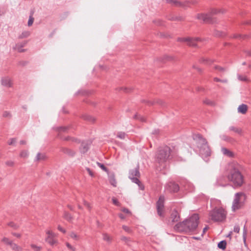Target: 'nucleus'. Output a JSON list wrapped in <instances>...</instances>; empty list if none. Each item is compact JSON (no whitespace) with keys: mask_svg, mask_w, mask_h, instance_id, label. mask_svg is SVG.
I'll list each match as a JSON object with an SVG mask.
<instances>
[{"mask_svg":"<svg viewBox=\"0 0 251 251\" xmlns=\"http://www.w3.org/2000/svg\"><path fill=\"white\" fill-rule=\"evenodd\" d=\"M240 165L237 163L229 165L227 178L236 187H240L244 183V176L240 172Z\"/></svg>","mask_w":251,"mask_h":251,"instance_id":"nucleus-1","label":"nucleus"},{"mask_svg":"<svg viewBox=\"0 0 251 251\" xmlns=\"http://www.w3.org/2000/svg\"><path fill=\"white\" fill-rule=\"evenodd\" d=\"M177 150L175 147L171 149L169 146L158 148L155 155L156 160L159 163H163L177 155Z\"/></svg>","mask_w":251,"mask_h":251,"instance_id":"nucleus-2","label":"nucleus"},{"mask_svg":"<svg viewBox=\"0 0 251 251\" xmlns=\"http://www.w3.org/2000/svg\"><path fill=\"white\" fill-rule=\"evenodd\" d=\"M193 138L196 142L201 157L204 158L210 156L211 151L206 139L200 134H194Z\"/></svg>","mask_w":251,"mask_h":251,"instance_id":"nucleus-3","label":"nucleus"},{"mask_svg":"<svg viewBox=\"0 0 251 251\" xmlns=\"http://www.w3.org/2000/svg\"><path fill=\"white\" fill-rule=\"evenodd\" d=\"M225 12L226 10L224 9H217L213 8L208 13L197 14V18L205 23L214 24L216 23V20L213 16L218 13H224Z\"/></svg>","mask_w":251,"mask_h":251,"instance_id":"nucleus-4","label":"nucleus"},{"mask_svg":"<svg viewBox=\"0 0 251 251\" xmlns=\"http://www.w3.org/2000/svg\"><path fill=\"white\" fill-rule=\"evenodd\" d=\"M246 195L243 192L236 193L234 195V199L232 202V210L235 211L242 208L245 203Z\"/></svg>","mask_w":251,"mask_h":251,"instance_id":"nucleus-5","label":"nucleus"},{"mask_svg":"<svg viewBox=\"0 0 251 251\" xmlns=\"http://www.w3.org/2000/svg\"><path fill=\"white\" fill-rule=\"evenodd\" d=\"M209 216L214 222H223L226 218V213L223 208H216L209 212Z\"/></svg>","mask_w":251,"mask_h":251,"instance_id":"nucleus-6","label":"nucleus"},{"mask_svg":"<svg viewBox=\"0 0 251 251\" xmlns=\"http://www.w3.org/2000/svg\"><path fill=\"white\" fill-rule=\"evenodd\" d=\"M140 176V173L138 166L134 169L129 170L128 176L129 178L131 180L132 182L137 184L138 185L139 188L143 190L144 189V186L138 179Z\"/></svg>","mask_w":251,"mask_h":251,"instance_id":"nucleus-7","label":"nucleus"},{"mask_svg":"<svg viewBox=\"0 0 251 251\" xmlns=\"http://www.w3.org/2000/svg\"><path fill=\"white\" fill-rule=\"evenodd\" d=\"M199 216L197 214H193L188 219L185 220L188 226V231H193L198 227Z\"/></svg>","mask_w":251,"mask_h":251,"instance_id":"nucleus-8","label":"nucleus"},{"mask_svg":"<svg viewBox=\"0 0 251 251\" xmlns=\"http://www.w3.org/2000/svg\"><path fill=\"white\" fill-rule=\"evenodd\" d=\"M177 41L180 42H186L188 45L191 47H197L198 43L202 41V40L199 37H179L177 39Z\"/></svg>","mask_w":251,"mask_h":251,"instance_id":"nucleus-9","label":"nucleus"},{"mask_svg":"<svg viewBox=\"0 0 251 251\" xmlns=\"http://www.w3.org/2000/svg\"><path fill=\"white\" fill-rule=\"evenodd\" d=\"M164 203V197L163 196H161L159 197V199L156 202L157 213L160 217L163 216Z\"/></svg>","mask_w":251,"mask_h":251,"instance_id":"nucleus-10","label":"nucleus"},{"mask_svg":"<svg viewBox=\"0 0 251 251\" xmlns=\"http://www.w3.org/2000/svg\"><path fill=\"white\" fill-rule=\"evenodd\" d=\"M179 189L178 185L174 182H169L165 186V191L170 193H176Z\"/></svg>","mask_w":251,"mask_h":251,"instance_id":"nucleus-11","label":"nucleus"},{"mask_svg":"<svg viewBox=\"0 0 251 251\" xmlns=\"http://www.w3.org/2000/svg\"><path fill=\"white\" fill-rule=\"evenodd\" d=\"M187 223H186L185 220L183 221L182 222H179L177 223L174 228L175 230H177L178 232H187L188 231V226L186 225Z\"/></svg>","mask_w":251,"mask_h":251,"instance_id":"nucleus-12","label":"nucleus"},{"mask_svg":"<svg viewBox=\"0 0 251 251\" xmlns=\"http://www.w3.org/2000/svg\"><path fill=\"white\" fill-rule=\"evenodd\" d=\"M92 144L90 140L84 141L81 143V147L79 148L80 151L82 153L86 152L90 148Z\"/></svg>","mask_w":251,"mask_h":251,"instance_id":"nucleus-13","label":"nucleus"},{"mask_svg":"<svg viewBox=\"0 0 251 251\" xmlns=\"http://www.w3.org/2000/svg\"><path fill=\"white\" fill-rule=\"evenodd\" d=\"M1 84L6 87L9 88L12 87V82L11 78L8 76H5L1 78Z\"/></svg>","mask_w":251,"mask_h":251,"instance_id":"nucleus-14","label":"nucleus"},{"mask_svg":"<svg viewBox=\"0 0 251 251\" xmlns=\"http://www.w3.org/2000/svg\"><path fill=\"white\" fill-rule=\"evenodd\" d=\"M215 184L217 186H225L226 185V178L223 175L219 176Z\"/></svg>","mask_w":251,"mask_h":251,"instance_id":"nucleus-15","label":"nucleus"},{"mask_svg":"<svg viewBox=\"0 0 251 251\" xmlns=\"http://www.w3.org/2000/svg\"><path fill=\"white\" fill-rule=\"evenodd\" d=\"M27 43V42L26 41H24L21 43H18L15 45L14 49L17 50L20 52H24L25 50L22 48L25 46Z\"/></svg>","mask_w":251,"mask_h":251,"instance_id":"nucleus-16","label":"nucleus"},{"mask_svg":"<svg viewBox=\"0 0 251 251\" xmlns=\"http://www.w3.org/2000/svg\"><path fill=\"white\" fill-rule=\"evenodd\" d=\"M108 180L110 183L114 187H116L117 186V181L115 179V176L113 173H108Z\"/></svg>","mask_w":251,"mask_h":251,"instance_id":"nucleus-17","label":"nucleus"},{"mask_svg":"<svg viewBox=\"0 0 251 251\" xmlns=\"http://www.w3.org/2000/svg\"><path fill=\"white\" fill-rule=\"evenodd\" d=\"M180 218L178 213L176 210L173 211L171 215V219L173 223L177 222L179 221Z\"/></svg>","mask_w":251,"mask_h":251,"instance_id":"nucleus-18","label":"nucleus"},{"mask_svg":"<svg viewBox=\"0 0 251 251\" xmlns=\"http://www.w3.org/2000/svg\"><path fill=\"white\" fill-rule=\"evenodd\" d=\"M221 151L224 155L227 157H233L234 156V153L227 148H222Z\"/></svg>","mask_w":251,"mask_h":251,"instance_id":"nucleus-19","label":"nucleus"},{"mask_svg":"<svg viewBox=\"0 0 251 251\" xmlns=\"http://www.w3.org/2000/svg\"><path fill=\"white\" fill-rule=\"evenodd\" d=\"M248 110V106L246 104H242L238 108V112L242 114H245Z\"/></svg>","mask_w":251,"mask_h":251,"instance_id":"nucleus-20","label":"nucleus"},{"mask_svg":"<svg viewBox=\"0 0 251 251\" xmlns=\"http://www.w3.org/2000/svg\"><path fill=\"white\" fill-rule=\"evenodd\" d=\"M55 237L47 236L45 241L48 242L50 246H53L57 243V240L54 239Z\"/></svg>","mask_w":251,"mask_h":251,"instance_id":"nucleus-21","label":"nucleus"},{"mask_svg":"<svg viewBox=\"0 0 251 251\" xmlns=\"http://www.w3.org/2000/svg\"><path fill=\"white\" fill-rule=\"evenodd\" d=\"M63 152L70 156H73L75 154V152L74 151L67 148L63 149Z\"/></svg>","mask_w":251,"mask_h":251,"instance_id":"nucleus-22","label":"nucleus"},{"mask_svg":"<svg viewBox=\"0 0 251 251\" xmlns=\"http://www.w3.org/2000/svg\"><path fill=\"white\" fill-rule=\"evenodd\" d=\"M46 156L45 154L43 153L41 154L40 153H38L36 156L35 160L36 161H40V160H44L46 159Z\"/></svg>","mask_w":251,"mask_h":251,"instance_id":"nucleus-23","label":"nucleus"},{"mask_svg":"<svg viewBox=\"0 0 251 251\" xmlns=\"http://www.w3.org/2000/svg\"><path fill=\"white\" fill-rule=\"evenodd\" d=\"M69 126H59L56 127L55 129L58 132H66L69 129Z\"/></svg>","mask_w":251,"mask_h":251,"instance_id":"nucleus-24","label":"nucleus"},{"mask_svg":"<svg viewBox=\"0 0 251 251\" xmlns=\"http://www.w3.org/2000/svg\"><path fill=\"white\" fill-rule=\"evenodd\" d=\"M226 240H222L220 241L218 244V247L223 250L226 248Z\"/></svg>","mask_w":251,"mask_h":251,"instance_id":"nucleus-25","label":"nucleus"},{"mask_svg":"<svg viewBox=\"0 0 251 251\" xmlns=\"http://www.w3.org/2000/svg\"><path fill=\"white\" fill-rule=\"evenodd\" d=\"M102 239L103 240L109 243L111 242L112 240L111 237L107 233H106L102 234Z\"/></svg>","mask_w":251,"mask_h":251,"instance_id":"nucleus-26","label":"nucleus"},{"mask_svg":"<svg viewBox=\"0 0 251 251\" xmlns=\"http://www.w3.org/2000/svg\"><path fill=\"white\" fill-rule=\"evenodd\" d=\"M30 34V33L29 31H25L22 32V33L19 36V39H22L24 38L28 37Z\"/></svg>","mask_w":251,"mask_h":251,"instance_id":"nucleus-27","label":"nucleus"},{"mask_svg":"<svg viewBox=\"0 0 251 251\" xmlns=\"http://www.w3.org/2000/svg\"><path fill=\"white\" fill-rule=\"evenodd\" d=\"M229 129L230 130L233 131L234 132L237 133L238 134H241L242 132L241 129L236 127H235V126H230L229 127Z\"/></svg>","mask_w":251,"mask_h":251,"instance_id":"nucleus-28","label":"nucleus"},{"mask_svg":"<svg viewBox=\"0 0 251 251\" xmlns=\"http://www.w3.org/2000/svg\"><path fill=\"white\" fill-rule=\"evenodd\" d=\"M64 218L67 220L69 222H71L73 219V217L72 215L68 212H65L64 214Z\"/></svg>","mask_w":251,"mask_h":251,"instance_id":"nucleus-29","label":"nucleus"},{"mask_svg":"<svg viewBox=\"0 0 251 251\" xmlns=\"http://www.w3.org/2000/svg\"><path fill=\"white\" fill-rule=\"evenodd\" d=\"M69 235L72 239L78 240L79 239V236L74 231H72L70 233Z\"/></svg>","mask_w":251,"mask_h":251,"instance_id":"nucleus-30","label":"nucleus"},{"mask_svg":"<svg viewBox=\"0 0 251 251\" xmlns=\"http://www.w3.org/2000/svg\"><path fill=\"white\" fill-rule=\"evenodd\" d=\"M220 137L222 140L227 142H229L232 139L231 137L227 136L226 134H222L220 135Z\"/></svg>","mask_w":251,"mask_h":251,"instance_id":"nucleus-31","label":"nucleus"},{"mask_svg":"<svg viewBox=\"0 0 251 251\" xmlns=\"http://www.w3.org/2000/svg\"><path fill=\"white\" fill-rule=\"evenodd\" d=\"M11 248L12 250L16 251H22V250L21 248H20L18 245L14 243L11 245Z\"/></svg>","mask_w":251,"mask_h":251,"instance_id":"nucleus-32","label":"nucleus"},{"mask_svg":"<svg viewBox=\"0 0 251 251\" xmlns=\"http://www.w3.org/2000/svg\"><path fill=\"white\" fill-rule=\"evenodd\" d=\"M166 2L174 5H178L180 4V2L176 0H166Z\"/></svg>","mask_w":251,"mask_h":251,"instance_id":"nucleus-33","label":"nucleus"},{"mask_svg":"<svg viewBox=\"0 0 251 251\" xmlns=\"http://www.w3.org/2000/svg\"><path fill=\"white\" fill-rule=\"evenodd\" d=\"M30 247L34 251H41V250L42 249L41 247L38 246L33 244H31L30 245Z\"/></svg>","mask_w":251,"mask_h":251,"instance_id":"nucleus-34","label":"nucleus"},{"mask_svg":"<svg viewBox=\"0 0 251 251\" xmlns=\"http://www.w3.org/2000/svg\"><path fill=\"white\" fill-rule=\"evenodd\" d=\"M201 61L202 63H203L205 64H208V65L211 64L213 62V60H211L207 59V58H202V59H201Z\"/></svg>","mask_w":251,"mask_h":251,"instance_id":"nucleus-35","label":"nucleus"},{"mask_svg":"<svg viewBox=\"0 0 251 251\" xmlns=\"http://www.w3.org/2000/svg\"><path fill=\"white\" fill-rule=\"evenodd\" d=\"M126 136V134L124 132H119L117 135V137L121 139H124Z\"/></svg>","mask_w":251,"mask_h":251,"instance_id":"nucleus-36","label":"nucleus"},{"mask_svg":"<svg viewBox=\"0 0 251 251\" xmlns=\"http://www.w3.org/2000/svg\"><path fill=\"white\" fill-rule=\"evenodd\" d=\"M97 163L98 166L99 167H100L103 171H105V172H107V173H109L108 170L103 164L99 162H97Z\"/></svg>","mask_w":251,"mask_h":251,"instance_id":"nucleus-37","label":"nucleus"},{"mask_svg":"<svg viewBox=\"0 0 251 251\" xmlns=\"http://www.w3.org/2000/svg\"><path fill=\"white\" fill-rule=\"evenodd\" d=\"M46 233L47 234V236L55 237L56 236V234L54 233L53 231H52L50 229L47 230L46 231Z\"/></svg>","mask_w":251,"mask_h":251,"instance_id":"nucleus-38","label":"nucleus"},{"mask_svg":"<svg viewBox=\"0 0 251 251\" xmlns=\"http://www.w3.org/2000/svg\"><path fill=\"white\" fill-rule=\"evenodd\" d=\"M8 226L12 227L14 229H17L19 227V226L13 222H10L8 224Z\"/></svg>","mask_w":251,"mask_h":251,"instance_id":"nucleus-39","label":"nucleus"},{"mask_svg":"<svg viewBox=\"0 0 251 251\" xmlns=\"http://www.w3.org/2000/svg\"><path fill=\"white\" fill-rule=\"evenodd\" d=\"M28 155V151H25V150L22 151L21 152L20 154V156L21 157H23V158H26V157H27Z\"/></svg>","mask_w":251,"mask_h":251,"instance_id":"nucleus-40","label":"nucleus"},{"mask_svg":"<svg viewBox=\"0 0 251 251\" xmlns=\"http://www.w3.org/2000/svg\"><path fill=\"white\" fill-rule=\"evenodd\" d=\"M134 118L138 119L143 122H144L146 121V119H145V117H144L143 116H140V115H138L137 114H136L134 115Z\"/></svg>","mask_w":251,"mask_h":251,"instance_id":"nucleus-41","label":"nucleus"},{"mask_svg":"<svg viewBox=\"0 0 251 251\" xmlns=\"http://www.w3.org/2000/svg\"><path fill=\"white\" fill-rule=\"evenodd\" d=\"M65 140H71L73 142H76V143H79V141L75 138L71 137L70 136H68L64 139Z\"/></svg>","mask_w":251,"mask_h":251,"instance_id":"nucleus-42","label":"nucleus"},{"mask_svg":"<svg viewBox=\"0 0 251 251\" xmlns=\"http://www.w3.org/2000/svg\"><path fill=\"white\" fill-rule=\"evenodd\" d=\"M214 34L217 37H223L225 35V33L217 30L215 31Z\"/></svg>","mask_w":251,"mask_h":251,"instance_id":"nucleus-43","label":"nucleus"},{"mask_svg":"<svg viewBox=\"0 0 251 251\" xmlns=\"http://www.w3.org/2000/svg\"><path fill=\"white\" fill-rule=\"evenodd\" d=\"M246 37H247L246 35H242L240 34H234V35L233 36V37L234 38H240V39H245L246 38Z\"/></svg>","mask_w":251,"mask_h":251,"instance_id":"nucleus-44","label":"nucleus"},{"mask_svg":"<svg viewBox=\"0 0 251 251\" xmlns=\"http://www.w3.org/2000/svg\"><path fill=\"white\" fill-rule=\"evenodd\" d=\"M238 78L239 80L242 81H247L248 80V78L246 76L242 75H237Z\"/></svg>","mask_w":251,"mask_h":251,"instance_id":"nucleus-45","label":"nucleus"},{"mask_svg":"<svg viewBox=\"0 0 251 251\" xmlns=\"http://www.w3.org/2000/svg\"><path fill=\"white\" fill-rule=\"evenodd\" d=\"M67 247L71 251H75L76 249L74 247L72 246L70 244L67 242L66 243Z\"/></svg>","mask_w":251,"mask_h":251,"instance_id":"nucleus-46","label":"nucleus"},{"mask_svg":"<svg viewBox=\"0 0 251 251\" xmlns=\"http://www.w3.org/2000/svg\"><path fill=\"white\" fill-rule=\"evenodd\" d=\"M122 227H123V229H124L125 231H126V232H128V233H131V232H132V230H131V229H130V227H129L128 226H125V225H123V226H122Z\"/></svg>","mask_w":251,"mask_h":251,"instance_id":"nucleus-47","label":"nucleus"},{"mask_svg":"<svg viewBox=\"0 0 251 251\" xmlns=\"http://www.w3.org/2000/svg\"><path fill=\"white\" fill-rule=\"evenodd\" d=\"M84 118L85 120L89 121L92 122H94L95 121V119L94 118H93L92 117H91L90 116H89V115L85 116L84 117Z\"/></svg>","mask_w":251,"mask_h":251,"instance_id":"nucleus-48","label":"nucleus"},{"mask_svg":"<svg viewBox=\"0 0 251 251\" xmlns=\"http://www.w3.org/2000/svg\"><path fill=\"white\" fill-rule=\"evenodd\" d=\"M33 21L34 18L31 16H30L28 21V25L31 26L33 24Z\"/></svg>","mask_w":251,"mask_h":251,"instance_id":"nucleus-49","label":"nucleus"},{"mask_svg":"<svg viewBox=\"0 0 251 251\" xmlns=\"http://www.w3.org/2000/svg\"><path fill=\"white\" fill-rule=\"evenodd\" d=\"M6 165L10 167H12L14 165V162L11 160L7 161L5 162Z\"/></svg>","mask_w":251,"mask_h":251,"instance_id":"nucleus-50","label":"nucleus"},{"mask_svg":"<svg viewBox=\"0 0 251 251\" xmlns=\"http://www.w3.org/2000/svg\"><path fill=\"white\" fill-rule=\"evenodd\" d=\"M234 231L236 233H239L240 231V227L238 225H235L234 227Z\"/></svg>","mask_w":251,"mask_h":251,"instance_id":"nucleus-51","label":"nucleus"},{"mask_svg":"<svg viewBox=\"0 0 251 251\" xmlns=\"http://www.w3.org/2000/svg\"><path fill=\"white\" fill-rule=\"evenodd\" d=\"M83 204L89 210L91 209L90 205L88 202L85 201H83Z\"/></svg>","mask_w":251,"mask_h":251,"instance_id":"nucleus-52","label":"nucleus"},{"mask_svg":"<svg viewBox=\"0 0 251 251\" xmlns=\"http://www.w3.org/2000/svg\"><path fill=\"white\" fill-rule=\"evenodd\" d=\"M214 68H215V69L218 70L219 71H220L221 72H223L225 70L224 68L218 66H215L214 67Z\"/></svg>","mask_w":251,"mask_h":251,"instance_id":"nucleus-53","label":"nucleus"},{"mask_svg":"<svg viewBox=\"0 0 251 251\" xmlns=\"http://www.w3.org/2000/svg\"><path fill=\"white\" fill-rule=\"evenodd\" d=\"M112 200L113 203L115 205H119V202L116 199H115L114 198H113Z\"/></svg>","mask_w":251,"mask_h":251,"instance_id":"nucleus-54","label":"nucleus"},{"mask_svg":"<svg viewBox=\"0 0 251 251\" xmlns=\"http://www.w3.org/2000/svg\"><path fill=\"white\" fill-rule=\"evenodd\" d=\"M3 116L4 117H10V113L7 111H5L3 113Z\"/></svg>","mask_w":251,"mask_h":251,"instance_id":"nucleus-55","label":"nucleus"},{"mask_svg":"<svg viewBox=\"0 0 251 251\" xmlns=\"http://www.w3.org/2000/svg\"><path fill=\"white\" fill-rule=\"evenodd\" d=\"M16 142V139L15 138H12L10 139V140L8 142V144L9 145H13Z\"/></svg>","mask_w":251,"mask_h":251,"instance_id":"nucleus-56","label":"nucleus"},{"mask_svg":"<svg viewBox=\"0 0 251 251\" xmlns=\"http://www.w3.org/2000/svg\"><path fill=\"white\" fill-rule=\"evenodd\" d=\"M246 234H247V230L246 229L245 226L244 227L243 234L244 241H245V240H246Z\"/></svg>","mask_w":251,"mask_h":251,"instance_id":"nucleus-57","label":"nucleus"},{"mask_svg":"<svg viewBox=\"0 0 251 251\" xmlns=\"http://www.w3.org/2000/svg\"><path fill=\"white\" fill-rule=\"evenodd\" d=\"M57 228L60 231L63 232V233H66V230L60 226H58Z\"/></svg>","mask_w":251,"mask_h":251,"instance_id":"nucleus-58","label":"nucleus"},{"mask_svg":"<svg viewBox=\"0 0 251 251\" xmlns=\"http://www.w3.org/2000/svg\"><path fill=\"white\" fill-rule=\"evenodd\" d=\"M170 20H172V21H178V20H180L181 19L180 17H172V18H171L170 19Z\"/></svg>","mask_w":251,"mask_h":251,"instance_id":"nucleus-59","label":"nucleus"},{"mask_svg":"<svg viewBox=\"0 0 251 251\" xmlns=\"http://www.w3.org/2000/svg\"><path fill=\"white\" fill-rule=\"evenodd\" d=\"M9 241L10 240H9V239L6 237H4L2 239V241L6 244H7L9 242Z\"/></svg>","mask_w":251,"mask_h":251,"instance_id":"nucleus-60","label":"nucleus"},{"mask_svg":"<svg viewBox=\"0 0 251 251\" xmlns=\"http://www.w3.org/2000/svg\"><path fill=\"white\" fill-rule=\"evenodd\" d=\"M12 234L17 238H20L21 237V234L20 233L12 232Z\"/></svg>","mask_w":251,"mask_h":251,"instance_id":"nucleus-61","label":"nucleus"},{"mask_svg":"<svg viewBox=\"0 0 251 251\" xmlns=\"http://www.w3.org/2000/svg\"><path fill=\"white\" fill-rule=\"evenodd\" d=\"M86 170L87 171V172L89 173L90 176H93V175H94L93 173L92 172V171L90 170V169H89V168H87Z\"/></svg>","mask_w":251,"mask_h":251,"instance_id":"nucleus-62","label":"nucleus"},{"mask_svg":"<svg viewBox=\"0 0 251 251\" xmlns=\"http://www.w3.org/2000/svg\"><path fill=\"white\" fill-rule=\"evenodd\" d=\"M122 211L127 214H129L130 213V211L127 208H123L122 209Z\"/></svg>","mask_w":251,"mask_h":251,"instance_id":"nucleus-63","label":"nucleus"},{"mask_svg":"<svg viewBox=\"0 0 251 251\" xmlns=\"http://www.w3.org/2000/svg\"><path fill=\"white\" fill-rule=\"evenodd\" d=\"M121 240H123V241L126 242V241H129V239L127 238V237H125V236H123V237H122Z\"/></svg>","mask_w":251,"mask_h":251,"instance_id":"nucleus-64","label":"nucleus"}]
</instances>
